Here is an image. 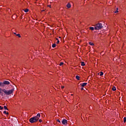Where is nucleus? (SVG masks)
Instances as JSON below:
<instances>
[{"instance_id": "nucleus-31", "label": "nucleus", "mask_w": 126, "mask_h": 126, "mask_svg": "<svg viewBox=\"0 0 126 126\" xmlns=\"http://www.w3.org/2000/svg\"><path fill=\"white\" fill-rule=\"evenodd\" d=\"M56 40H57V41H59V38H57Z\"/></svg>"}, {"instance_id": "nucleus-19", "label": "nucleus", "mask_w": 126, "mask_h": 126, "mask_svg": "<svg viewBox=\"0 0 126 126\" xmlns=\"http://www.w3.org/2000/svg\"><path fill=\"white\" fill-rule=\"evenodd\" d=\"M90 30H92V31H93V30H94V27H90Z\"/></svg>"}, {"instance_id": "nucleus-32", "label": "nucleus", "mask_w": 126, "mask_h": 126, "mask_svg": "<svg viewBox=\"0 0 126 126\" xmlns=\"http://www.w3.org/2000/svg\"><path fill=\"white\" fill-rule=\"evenodd\" d=\"M81 89V90H83V89H84L83 87H82Z\"/></svg>"}, {"instance_id": "nucleus-14", "label": "nucleus", "mask_w": 126, "mask_h": 126, "mask_svg": "<svg viewBox=\"0 0 126 126\" xmlns=\"http://www.w3.org/2000/svg\"><path fill=\"white\" fill-rule=\"evenodd\" d=\"M24 11H25V12H28V11H29V9H26L24 10Z\"/></svg>"}, {"instance_id": "nucleus-11", "label": "nucleus", "mask_w": 126, "mask_h": 126, "mask_svg": "<svg viewBox=\"0 0 126 126\" xmlns=\"http://www.w3.org/2000/svg\"><path fill=\"white\" fill-rule=\"evenodd\" d=\"M81 63V65H82V66H84V65H85V63H84V62H82Z\"/></svg>"}, {"instance_id": "nucleus-13", "label": "nucleus", "mask_w": 126, "mask_h": 126, "mask_svg": "<svg viewBox=\"0 0 126 126\" xmlns=\"http://www.w3.org/2000/svg\"><path fill=\"white\" fill-rule=\"evenodd\" d=\"M112 90H113V91H116V90H117V89L116 88V87H113L112 88Z\"/></svg>"}, {"instance_id": "nucleus-12", "label": "nucleus", "mask_w": 126, "mask_h": 126, "mask_svg": "<svg viewBox=\"0 0 126 126\" xmlns=\"http://www.w3.org/2000/svg\"><path fill=\"white\" fill-rule=\"evenodd\" d=\"M119 12V8H116V10L114 11V13H118Z\"/></svg>"}, {"instance_id": "nucleus-2", "label": "nucleus", "mask_w": 126, "mask_h": 126, "mask_svg": "<svg viewBox=\"0 0 126 126\" xmlns=\"http://www.w3.org/2000/svg\"><path fill=\"white\" fill-rule=\"evenodd\" d=\"M103 28V25L101 23H98L95 25V27H94L95 30H100V29H102Z\"/></svg>"}, {"instance_id": "nucleus-24", "label": "nucleus", "mask_w": 126, "mask_h": 126, "mask_svg": "<svg viewBox=\"0 0 126 126\" xmlns=\"http://www.w3.org/2000/svg\"><path fill=\"white\" fill-rule=\"evenodd\" d=\"M3 107H2L1 106H0V110H3Z\"/></svg>"}, {"instance_id": "nucleus-27", "label": "nucleus", "mask_w": 126, "mask_h": 126, "mask_svg": "<svg viewBox=\"0 0 126 126\" xmlns=\"http://www.w3.org/2000/svg\"><path fill=\"white\" fill-rule=\"evenodd\" d=\"M57 122H58V123H61V121L60 120H57Z\"/></svg>"}, {"instance_id": "nucleus-3", "label": "nucleus", "mask_w": 126, "mask_h": 126, "mask_svg": "<svg viewBox=\"0 0 126 126\" xmlns=\"http://www.w3.org/2000/svg\"><path fill=\"white\" fill-rule=\"evenodd\" d=\"M29 121H30V122L31 123V124H34L35 123H37V122H38V120L37 117H33L30 118Z\"/></svg>"}, {"instance_id": "nucleus-30", "label": "nucleus", "mask_w": 126, "mask_h": 126, "mask_svg": "<svg viewBox=\"0 0 126 126\" xmlns=\"http://www.w3.org/2000/svg\"><path fill=\"white\" fill-rule=\"evenodd\" d=\"M48 7H50L51 8V5H48Z\"/></svg>"}, {"instance_id": "nucleus-25", "label": "nucleus", "mask_w": 126, "mask_h": 126, "mask_svg": "<svg viewBox=\"0 0 126 126\" xmlns=\"http://www.w3.org/2000/svg\"><path fill=\"white\" fill-rule=\"evenodd\" d=\"M60 43V40H57V44H59Z\"/></svg>"}, {"instance_id": "nucleus-20", "label": "nucleus", "mask_w": 126, "mask_h": 126, "mask_svg": "<svg viewBox=\"0 0 126 126\" xmlns=\"http://www.w3.org/2000/svg\"><path fill=\"white\" fill-rule=\"evenodd\" d=\"M4 109L5 110H8V109H7V107H6V106H4Z\"/></svg>"}, {"instance_id": "nucleus-5", "label": "nucleus", "mask_w": 126, "mask_h": 126, "mask_svg": "<svg viewBox=\"0 0 126 126\" xmlns=\"http://www.w3.org/2000/svg\"><path fill=\"white\" fill-rule=\"evenodd\" d=\"M62 124L63 125H64L65 126H66V125H67V120L65 119H63L62 121Z\"/></svg>"}, {"instance_id": "nucleus-29", "label": "nucleus", "mask_w": 126, "mask_h": 126, "mask_svg": "<svg viewBox=\"0 0 126 126\" xmlns=\"http://www.w3.org/2000/svg\"><path fill=\"white\" fill-rule=\"evenodd\" d=\"M1 93V89L0 88V94Z\"/></svg>"}, {"instance_id": "nucleus-8", "label": "nucleus", "mask_w": 126, "mask_h": 126, "mask_svg": "<svg viewBox=\"0 0 126 126\" xmlns=\"http://www.w3.org/2000/svg\"><path fill=\"white\" fill-rule=\"evenodd\" d=\"M98 74L100 76H102V75H103L104 74V73H103V72L101 71L99 73H98Z\"/></svg>"}, {"instance_id": "nucleus-26", "label": "nucleus", "mask_w": 126, "mask_h": 126, "mask_svg": "<svg viewBox=\"0 0 126 126\" xmlns=\"http://www.w3.org/2000/svg\"><path fill=\"white\" fill-rule=\"evenodd\" d=\"M61 88H62V89H63V88H64V86H62L61 87Z\"/></svg>"}, {"instance_id": "nucleus-10", "label": "nucleus", "mask_w": 126, "mask_h": 126, "mask_svg": "<svg viewBox=\"0 0 126 126\" xmlns=\"http://www.w3.org/2000/svg\"><path fill=\"white\" fill-rule=\"evenodd\" d=\"M76 79H77V80H79L80 79V77L78 75H76Z\"/></svg>"}, {"instance_id": "nucleus-6", "label": "nucleus", "mask_w": 126, "mask_h": 126, "mask_svg": "<svg viewBox=\"0 0 126 126\" xmlns=\"http://www.w3.org/2000/svg\"><path fill=\"white\" fill-rule=\"evenodd\" d=\"M35 117H36L37 118V120H39V119L40 118V117H41V114L40 113H38L36 116H34Z\"/></svg>"}, {"instance_id": "nucleus-16", "label": "nucleus", "mask_w": 126, "mask_h": 126, "mask_svg": "<svg viewBox=\"0 0 126 126\" xmlns=\"http://www.w3.org/2000/svg\"><path fill=\"white\" fill-rule=\"evenodd\" d=\"M16 36H17L18 37H19V38H21V35H20V34H17Z\"/></svg>"}, {"instance_id": "nucleus-4", "label": "nucleus", "mask_w": 126, "mask_h": 126, "mask_svg": "<svg viewBox=\"0 0 126 126\" xmlns=\"http://www.w3.org/2000/svg\"><path fill=\"white\" fill-rule=\"evenodd\" d=\"M2 87H4L5 85H9V84H10V82H9V81L7 80L3 81V82H2Z\"/></svg>"}, {"instance_id": "nucleus-17", "label": "nucleus", "mask_w": 126, "mask_h": 126, "mask_svg": "<svg viewBox=\"0 0 126 126\" xmlns=\"http://www.w3.org/2000/svg\"><path fill=\"white\" fill-rule=\"evenodd\" d=\"M56 43L53 44L52 45V48H56Z\"/></svg>"}, {"instance_id": "nucleus-23", "label": "nucleus", "mask_w": 126, "mask_h": 126, "mask_svg": "<svg viewBox=\"0 0 126 126\" xmlns=\"http://www.w3.org/2000/svg\"><path fill=\"white\" fill-rule=\"evenodd\" d=\"M0 86H1V87H2V82H0Z\"/></svg>"}, {"instance_id": "nucleus-33", "label": "nucleus", "mask_w": 126, "mask_h": 126, "mask_svg": "<svg viewBox=\"0 0 126 126\" xmlns=\"http://www.w3.org/2000/svg\"><path fill=\"white\" fill-rule=\"evenodd\" d=\"M14 34L15 35H17V34H16L15 32H14Z\"/></svg>"}, {"instance_id": "nucleus-1", "label": "nucleus", "mask_w": 126, "mask_h": 126, "mask_svg": "<svg viewBox=\"0 0 126 126\" xmlns=\"http://www.w3.org/2000/svg\"><path fill=\"white\" fill-rule=\"evenodd\" d=\"M14 89H12L11 90L6 91L5 89L2 90V92H3L6 95H10L13 93Z\"/></svg>"}, {"instance_id": "nucleus-18", "label": "nucleus", "mask_w": 126, "mask_h": 126, "mask_svg": "<svg viewBox=\"0 0 126 126\" xmlns=\"http://www.w3.org/2000/svg\"><path fill=\"white\" fill-rule=\"evenodd\" d=\"M3 114H4L5 115H8V112H6V111H4L3 112Z\"/></svg>"}, {"instance_id": "nucleus-9", "label": "nucleus", "mask_w": 126, "mask_h": 126, "mask_svg": "<svg viewBox=\"0 0 126 126\" xmlns=\"http://www.w3.org/2000/svg\"><path fill=\"white\" fill-rule=\"evenodd\" d=\"M67 7L68 8H70V7H71V5H70V3H68L66 5Z\"/></svg>"}, {"instance_id": "nucleus-28", "label": "nucleus", "mask_w": 126, "mask_h": 126, "mask_svg": "<svg viewBox=\"0 0 126 126\" xmlns=\"http://www.w3.org/2000/svg\"><path fill=\"white\" fill-rule=\"evenodd\" d=\"M39 123H42V120L40 119V120H39Z\"/></svg>"}, {"instance_id": "nucleus-22", "label": "nucleus", "mask_w": 126, "mask_h": 126, "mask_svg": "<svg viewBox=\"0 0 126 126\" xmlns=\"http://www.w3.org/2000/svg\"><path fill=\"white\" fill-rule=\"evenodd\" d=\"M126 117H124V123H126Z\"/></svg>"}, {"instance_id": "nucleus-15", "label": "nucleus", "mask_w": 126, "mask_h": 126, "mask_svg": "<svg viewBox=\"0 0 126 126\" xmlns=\"http://www.w3.org/2000/svg\"><path fill=\"white\" fill-rule=\"evenodd\" d=\"M89 44L91 46H94V43H93V42H90Z\"/></svg>"}, {"instance_id": "nucleus-21", "label": "nucleus", "mask_w": 126, "mask_h": 126, "mask_svg": "<svg viewBox=\"0 0 126 126\" xmlns=\"http://www.w3.org/2000/svg\"><path fill=\"white\" fill-rule=\"evenodd\" d=\"M60 66L63 65V63L61 62V63H60Z\"/></svg>"}, {"instance_id": "nucleus-7", "label": "nucleus", "mask_w": 126, "mask_h": 126, "mask_svg": "<svg viewBox=\"0 0 126 126\" xmlns=\"http://www.w3.org/2000/svg\"><path fill=\"white\" fill-rule=\"evenodd\" d=\"M86 85H87V83H83L82 84V87H84V86H86Z\"/></svg>"}]
</instances>
